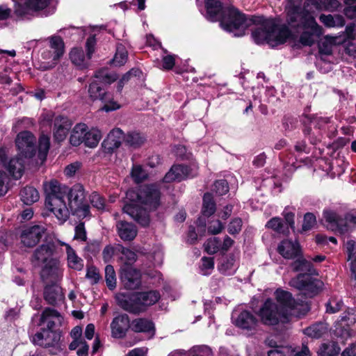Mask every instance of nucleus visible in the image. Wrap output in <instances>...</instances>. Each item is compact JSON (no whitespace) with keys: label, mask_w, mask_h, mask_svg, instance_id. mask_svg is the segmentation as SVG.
I'll list each match as a JSON object with an SVG mask.
<instances>
[{"label":"nucleus","mask_w":356,"mask_h":356,"mask_svg":"<svg viewBox=\"0 0 356 356\" xmlns=\"http://www.w3.org/2000/svg\"><path fill=\"white\" fill-rule=\"evenodd\" d=\"M44 189L47 208L62 223L67 220L70 212L80 218L90 215V207L82 186L75 185L69 190L56 180H51L44 184Z\"/></svg>","instance_id":"nucleus-1"},{"label":"nucleus","mask_w":356,"mask_h":356,"mask_svg":"<svg viewBox=\"0 0 356 356\" xmlns=\"http://www.w3.org/2000/svg\"><path fill=\"white\" fill-rule=\"evenodd\" d=\"M275 296L279 305L268 298L258 312L261 322L265 325L285 323L293 316L300 318L304 316L309 310L307 304L296 301L289 291L278 289L275 292Z\"/></svg>","instance_id":"nucleus-2"},{"label":"nucleus","mask_w":356,"mask_h":356,"mask_svg":"<svg viewBox=\"0 0 356 356\" xmlns=\"http://www.w3.org/2000/svg\"><path fill=\"white\" fill-rule=\"evenodd\" d=\"M286 11L289 24L292 27L303 29L300 37V42L302 45L312 46L322 35V28L302 6V0H288Z\"/></svg>","instance_id":"nucleus-3"},{"label":"nucleus","mask_w":356,"mask_h":356,"mask_svg":"<svg viewBox=\"0 0 356 356\" xmlns=\"http://www.w3.org/2000/svg\"><path fill=\"white\" fill-rule=\"evenodd\" d=\"M161 193L155 184L140 186L137 193V204H127L123 211L143 226L149 224L147 211L156 209L160 204Z\"/></svg>","instance_id":"nucleus-4"},{"label":"nucleus","mask_w":356,"mask_h":356,"mask_svg":"<svg viewBox=\"0 0 356 356\" xmlns=\"http://www.w3.org/2000/svg\"><path fill=\"white\" fill-rule=\"evenodd\" d=\"M259 18L254 24H259L252 33V38L256 43L266 42L274 47L282 44L290 37L291 32L286 26H276L269 19Z\"/></svg>","instance_id":"nucleus-5"},{"label":"nucleus","mask_w":356,"mask_h":356,"mask_svg":"<svg viewBox=\"0 0 356 356\" xmlns=\"http://www.w3.org/2000/svg\"><path fill=\"white\" fill-rule=\"evenodd\" d=\"M93 81L89 86L88 94L92 100L99 99L104 102H107L101 108L102 111L109 112L115 111L120 108V105L113 101H109L108 94L104 91V89L99 86L97 81L104 83H111L117 80L118 76L115 73H109L106 70H101L96 72Z\"/></svg>","instance_id":"nucleus-6"},{"label":"nucleus","mask_w":356,"mask_h":356,"mask_svg":"<svg viewBox=\"0 0 356 356\" xmlns=\"http://www.w3.org/2000/svg\"><path fill=\"white\" fill-rule=\"evenodd\" d=\"M58 0H26L16 5L15 12L22 19H30L33 16L47 17L56 10Z\"/></svg>","instance_id":"nucleus-7"},{"label":"nucleus","mask_w":356,"mask_h":356,"mask_svg":"<svg viewBox=\"0 0 356 356\" xmlns=\"http://www.w3.org/2000/svg\"><path fill=\"white\" fill-rule=\"evenodd\" d=\"M259 18L252 17L248 19L234 8H229L227 12V16L222 20V27L229 31L234 33L235 36L241 37L245 35V31L252 23L259 21Z\"/></svg>","instance_id":"nucleus-8"},{"label":"nucleus","mask_w":356,"mask_h":356,"mask_svg":"<svg viewBox=\"0 0 356 356\" xmlns=\"http://www.w3.org/2000/svg\"><path fill=\"white\" fill-rule=\"evenodd\" d=\"M323 218L326 227L340 234H344L356 225V216L353 213H347L341 218L333 211L325 210L323 212Z\"/></svg>","instance_id":"nucleus-9"},{"label":"nucleus","mask_w":356,"mask_h":356,"mask_svg":"<svg viewBox=\"0 0 356 356\" xmlns=\"http://www.w3.org/2000/svg\"><path fill=\"white\" fill-rule=\"evenodd\" d=\"M49 48L44 49L41 56L45 61L42 68L49 70L54 68L58 63L64 54V42L59 36H52L49 39Z\"/></svg>","instance_id":"nucleus-10"},{"label":"nucleus","mask_w":356,"mask_h":356,"mask_svg":"<svg viewBox=\"0 0 356 356\" xmlns=\"http://www.w3.org/2000/svg\"><path fill=\"white\" fill-rule=\"evenodd\" d=\"M96 40L94 36H90L86 41L87 56H86L82 49L74 48L70 53L72 63L79 69H85L88 66V61L95 51Z\"/></svg>","instance_id":"nucleus-11"},{"label":"nucleus","mask_w":356,"mask_h":356,"mask_svg":"<svg viewBox=\"0 0 356 356\" xmlns=\"http://www.w3.org/2000/svg\"><path fill=\"white\" fill-rule=\"evenodd\" d=\"M197 172L198 165L196 163H192L190 166L174 165L165 174L163 181L167 183L180 181L186 178L195 177Z\"/></svg>","instance_id":"nucleus-12"},{"label":"nucleus","mask_w":356,"mask_h":356,"mask_svg":"<svg viewBox=\"0 0 356 356\" xmlns=\"http://www.w3.org/2000/svg\"><path fill=\"white\" fill-rule=\"evenodd\" d=\"M35 137L28 131L17 134L15 143L19 151V156L24 158L32 157L35 152Z\"/></svg>","instance_id":"nucleus-13"},{"label":"nucleus","mask_w":356,"mask_h":356,"mask_svg":"<svg viewBox=\"0 0 356 356\" xmlns=\"http://www.w3.org/2000/svg\"><path fill=\"white\" fill-rule=\"evenodd\" d=\"M317 8L332 11L337 9L340 3L339 0H309ZM347 7L344 9L345 15L349 18L356 17V0H344Z\"/></svg>","instance_id":"nucleus-14"},{"label":"nucleus","mask_w":356,"mask_h":356,"mask_svg":"<svg viewBox=\"0 0 356 356\" xmlns=\"http://www.w3.org/2000/svg\"><path fill=\"white\" fill-rule=\"evenodd\" d=\"M118 305L125 311L132 314H139L145 311L138 293L131 294L121 293L117 296Z\"/></svg>","instance_id":"nucleus-15"},{"label":"nucleus","mask_w":356,"mask_h":356,"mask_svg":"<svg viewBox=\"0 0 356 356\" xmlns=\"http://www.w3.org/2000/svg\"><path fill=\"white\" fill-rule=\"evenodd\" d=\"M111 334L114 339H123L127 335L131 322L127 314H119L114 317L110 325Z\"/></svg>","instance_id":"nucleus-16"},{"label":"nucleus","mask_w":356,"mask_h":356,"mask_svg":"<svg viewBox=\"0 0 356 356\" xmlns=\"http://www.w3.org/2000/svg\"><path fill=\"white\" fill-rule=\"evenodd\" d=\"M232 318L236 327L246 331H254L259 323L256 316L247 310L242 311L239 314L234 313Z\"/></svg>","instance_id":"nucleus-17"},{"label":"nucleus","mask_w":356,"mask_h":356,"mask_svg":"<svg viewBox=\"0 0 356 356\" xmlns=\"http://www.w3.org/2000/svg\"><path fill=\"white\" fill-rule=\"evenodd\" d=\"M140 272L129 266L122 268L120 279L124 286L130 290H134L140 285Z\"/></svg>","instance_id":"nucleus-18"},{"label":"nucleus","mask_w":356,"mask_h":356,"mask_svg":"<svg viewBox=\"0 0 356 356\" xmlns=\"http://www.w3.org/2000/svg\"><path fill=\"white\" fill-rule=\"evenodd\" d=\"M58 245L53 241H48L38 248L33 254V258L38 263L47 264L51 259H56L54 257L57 254Z\"/></svg>","instance_id":"nucleus-19"},{"label":"nucleus","mask_w":356,"mask_h":356,"mask_svg":"<svg viewBox=\"0 0 356 356\" xmlns=\"http://www.w3.org/2000/svg\"><path fill=\"white\" fill-rule=\"evenodd\" d=\"M45 230V227L42 225L26 227L21 234L22 243L26 247L35 246L44 235Z\"/></svg>","instance_id":"nucleus-20"},{"label":"nucleus","mask_w":356,"mask_h":356,"mask_svg":"<svg viewBox=\"0 0 356 356\" xmlns=\"http://www.w3.org/2000/svg\"><path fill=\"white\" fill-rule=\"evenodd\" d=\"M63 275V270L58 259H51L50 262L45 264L41 272L42 279L52 283L59 281Z\"/></svg>","instance_id":"nucleus-21"},{"label":"nucleus","mask_w":356,"mask_h":356,"mask_svg":"<svg viewBox=\"0 0 356 356\" xmlns=\"http://www.w3.org/2000/svg\"><path fill=\"white\" fill-rule=\"evenodd\" d=\"M278 252L285 259H293L299 257L301 249L297 241L285 239L280 242L277 247Z\"/></svg>","instance_id":"nucleus-22"},{"label":"nucleus","mask_w":356,"mask_h":356,"mask_svg":"<svg viewBox=\"0 0 356 356\" xmlns=\"http://www.w3.org/2000/svg\"><path fill=\"white\" fill-rule=\"evenodd\" d=\"M71 125L70 121L66 117L58 115L55 118L53 130L54 139L58 142L65 140Z\"/></svg>","instance_id":"nucleus-23"},{"label":"nucleus","mask_w":356,"mask_h":356,"mask_svg":"<svg viewBox=\"0 0 356 356\" xmlns=\"http://www.w3.org/2000/svg\"><path fill=\"white\" fill-rule=\"evenodd\" d=\"M131 330L134 332H142L152 337L155 334V326L153 322L147 318H138L131 321Z\"/></svg>","instance_id":"nucleus-24"},{"label":"nucleus","mask_w":356,"mask_h":356,"mask_svg":"<svg viewBox=\"0 0 356 356\" xmlns=\"http://www.w3.org/2000/svg\"><path fill=\"white\" fill-rule=\"evenodd\" d=\"M289 284L299 290L312 291V292L317 286L311 276L307 274L298 275L296 277L293 278Z\"/></svg>","instance_id":"nucleus-25"},{"label":"nucleus","mask_w":356,"mask_h":356,"mask_svg":"<svg viewBox=\"0 0 356 356\" xmlns=\"http://www.w3.org/2000/svg\"><path fill=\"white\" fill-rule=\"evenodd\" d=\"M124 140V136L122 131L116 128L113 129L108 135L107 138L103 144L108 151H113L118 148L122 140Z\"/></svg>","instance_id":"nucleus-26"},{"label":"nucleus","mask_w":356,"mask_h":356,"mask_svg":"<svg viewBox=\"0 0 356 356\" xmlns=\"http://www.w3.org/2000/svg\"><path fill=\"white\" fill-rule=\"evenodd\" d=\"M63 318L60 314L55 309L47 308L45 309L40 318V322L47 323L48 329L47 330L52 331L56 325L60 324Z\"/></svg>","instance_id":"nucleus-27"},{"label":"nucleus","mask_w":356,"mask_h":356,"mask_svg":"<svg viewBox=\"0 0 356 356\" xmlns=\"http://www.w3.org/2000/svg\"><path fill=\"white\" fill-rule=\"evenodd\" d=\"M116 226L118 235L123 241H131L137 235V229L131 223L120 221Z\"/></svg>","instance_id":"nucleus-28"},{"label":"nucleus","mask_w":356,"mask_h":356,"mask_svg":"<svg viewBox=\"0 0 356 356\" xmlns=\"http://www.w3.org/2000/svg\"><path fill=\"white\" fill-rule=\"evenodd\" d=\"M66 248L67 266L70 268L81 270L83 268V260L79 257L74 250L68 244L63 243Z\"/></svg>","instance_id":"nucleus-29"},{"label":"nucleus","mask_w":356,"mask_h":356,"mask_svg":"<svg viewBox=\"0 0 356 356\" xmlns=\"http://www.w3.org/2000/svg\"><path fill=\"white\" fill-rule=\"evenodd\" d=\"M237 264L234 255H229L221 259L218 266V270L223 275H232L236 269Z\"/></svg>","instance_id":"nucleus-30"},{"label":"nucleus","mask_w":356,"mask_h":356,"mask_svg":"<svg viewBox=\"0 0 356 356\" xmlns=\"http://www.w3.org/2000/svg\"><path fill=\"white\" fill-rule=\"evenodd\" d=\"M88 127L85 124H77L72 129L70 142L73 146H79L84 142Z\"/></svg>","instance_id":"nucleus-31"},{"label":"nucleus","mask_w":356,"mask_h":356,"mask_svg":"<svg viewBox=\"0 0 356 356\" xmlns=\"http://www.w3.org/2000/svg\"><path fill=\"white\" fill-rule=\"evenodd\" d=\"M207 17L211 21H216L219 18L222 6L218 0H205Z\"/></svg>","instance_id":"nucleus-32"},{"label":"nucleus","mask_w":356,"mask_h":356,"mask_svg":"<svg viewBox=\"0 0 356 356\" xmlns=\"http://www.w3.org/2000/svg\"><path fill=\"white\" fill-rule=\"evenodd\" d=\"M22 157L19 156L10 159L7 166L9 172L15 179L20 178L24 171V160Z\"/></svg>","instance_id":"nucleus-33"},{"label":"nucleus","mask_w":356,"mask_h":356,"mask_svg":"<svg viewBox=\"0 0 356 356\" xmlns=\"http://www.w3.org/2000/svg\"><path fill=\"white\" fill-rule=\"evenodd\" d=\"M320 21L327 27H342L345 24V20L339 15H321Z\"/></svg>","instance_id":"nucleus-34"},{"label":"nucleus","mask_w":356,"mask_h":356,"mask_svg":"<svg viewBox=\"0 0 356 356\" xmlns=\"http://www.w3.org/2000/svg\"><path fill=\"white\" fill-rule=\"evenodd\" d=\"M327 331L325 324L319 323L312 325L305 328L303 331L304 334L309 337L318 339L323 336Z\"/></svg>","instance_id":"nucleus-35"},{"label":"nucleus","mask_w":356,"mask_h":356,"mask_svg":"<svg viewBox=\"0 0 356 356\" xmlns=\"http://www.w3.org/2000/svg\"><path fill=\"white\" fill-rule=\"evenodd\" d=\"M21 199L26 204H31L39 200V193L38 191L31 186L24 187L21 193Z\"/></svg>","instance_id":"nucleus-36"},{"label":"nucleus","mask_w":356,"mask_h":356,"mask_svg":"<svg viewBox=\"0 0 356 356\" xmlns=\"http://www.w3.org/2000/svg\"><path fill=\"white\" fill-rule=\"evenodd\" d=\"M341 351L337 343L330 341L322 344L318 351L319 356H335Z\"/></svg>","instance_id":"nucleus-37"},{"label":"nucleus","mask_w":356,"mask_h":356,"mask_svg":"<svg viewBox=\"0 0 356 356\" xmlns=\"http://www.w3.org/2000/svg\"><path fill=\"white\" fill-rule=\"evenodd\" d=\"M346 252L348 254V260H351L350 271L353 277L356 281V254L353 253L356 248V242L353 240H349L346 243Z\"/></svg>","instance_id":"nucleus-38"},{"label":"nucleus","mask_w":356,"mask_h":356,"mask_svg":"<svg viewBox=\"0 0 356 356\" xmlns=\"http://www.w3.org/2000/svg\"><path fill=\"white\" fill-rule=\"evenodd\" d=\"M102 137L101 131L95 128H92L89 131L87 130L85 136L84 143L87 147H96Z\"/></svg>","instance_id":"nucleus-39"},{"label":"nucleus","mask_w":356,"mask_h":356,"mask_svg":"<svg viewBox=\"0 0 356 356\" xmlns=\"http://www.w3.org/2000/svg\"><path fill=\"white\" fill-rule=\"evenodd\" d=\"M145 141V137L137 132H130L124 136L125 144L134 149L140 147Z\"/></svg>","instance_id":"nucleus-40"},{"label":"nucleus","mask_w":356,"mask_h":356,"mask_svg":"<svg viewBox=\"0 0 356 356\" xmlns=\"http://www.w3.org/2000/svg\"><path fill=\"white\" fill-rule=\"evenodd\" d=\"M117 250L119 254H121L120 259L126 266H130L129 265L136 261V254L134 251L125 248L120 244H117Z\"/></svg>","instance_id":"nucleus-41"},{"label":"nucleus","mask_w":356,"mask_h":356,"mask_svg":"<svg viewBox=\"0 0 356 356\" xmlns=\"http://www.w3.org/2000/svg\"><path fill=\"white\" fill-rule=\"evenodd\" d=\"M266 227L284 235H286L289 233V227L286 225H284L282 222V219L278 217H275L270 219L267 222Z\"/></svg>","instance_id":"nucleus-42"},{"label":"nucleus","mask_w":356,"mask_h":356,"mask_svg":"<svg viewBox=\"0 0 356 356\" xmlns=\"http://www.w3.org/2000/svg\"><path fill=\"white\" fill-rule=\"evenodd\" d=\"M44 336L51 337L55 336V332L53 331L44 330L41 332H37L33 337V342L36 345L40 346L49 347L52 346V341L44 339Z\"/></svg>","instance_id":"nucleus-43"},{"label":"nucleus","mask_w":356,"mask_h":356,"mask_svg":"<svg viewBox=\"0 0 356 356\" xmlns=\"http://www.w3.org/2000/svg\"><path fill=\"white\" fill-rule=\"evenodd\" d=\"M138 293L145 310L147 307L155 304L160 298L159 293L156 291Z\"/></svg>","instance_id":"nucleus-44"},{"label":"nucleus","mask_w":356,"mask_h":356,"mask_svg":"<svg viewBox=\"0 0 356 356\" xmlns=\"http://www.w3.org/2000/svg\"><path fill=\"white\" fill-rule=\"evenodd\" d=\"M128 58V53L124 46L119 44L117 46L116 52L113 59V64L115 66L120 67L124 65Z\"/></svg>","instance_id":"nucleus-45"},{"label":"nucleus","mask_w":356,"mask_h":356,"mask_svg":"<svg viewBox=\"0 0 356 356\" xmlns=\"http://www.w3.org/2000/svg\"><path fill=\"white\" fill-rule=\"evenodd\" d=\"M216 211V204L213 200L212 195L210 193L204 194L203 197V205L202 212L205 216H210Z\"/></svg>","instance_id":"nucleus-46"},{"label":"nucleus","mask_w":356,"mask_h":356,"mask_svg":"<svg viewBox=\"0 0 356 356\" xmlns=\"http://www.w3.org/2000/svg\"><path fill=\"white\" fill-rule=\"evenodd\" d=\"M50 147L49 137L47 135L42 134L39 138V153L38 156L42 161L46 159L47 153Z\"/></svg>","instance_id":"nucleus-47"},{"label":"nucleus","mask_w":356,"mask_h":356,"mask_svg":"<svg viewBox=\"0 0 356 356\" xmlns=\"http://www.w3.org/2000/svg\"><path fill=\"white\" fill-rule=\"evenodd\" d=\"M44 298L51 305H55L61 298L60 289L57 287H47L44 291Z\"/></svg>","instance_id":"nucleus-48"},{"label":"nucleus","mask_w":356,"mask_h":356,"mask_svg":"<svg viewBox=\"0 0 356 356\" xmlns=\"http://www.w3.org/2000/svg\"><path fill=\"white\" fill-rule=\"evenodd\" d=\"M220 240L217 237H212L209 238L204 243V250L207 253L211 254L220 250Z\"/></svg>","instance_id":"nucleus-49"},{"label":"nucleus","mask_w":356,"mask_h":356,"mask_svg":"<svg viewBox=\"0 0 356 356\" xmlns=\"http://www.w3.org/2000/svg\"><path fill=\"white\" fill-rule=\"evenodd\" d=\"M105 279L107 286L110 289H113L116 286L115 272L111 265H107L105 268Z\"/></svg>","instance_id":"nucleus-50"},{"label":"nucleus","mask_w":356,"mask_h":356,"mask_svg":"<svg viewBox=\"0 0 356 356\" xmlns=\"http://www.w3.org/2000/svg\"><path fill=\"white\" fill-rule=\"evenodd\" d=\"M343 306V302L339 298H331L326 303V312L329 314H334L339 312Z\"/></svg>","instance_id":"nucleus-51"},{"label":"nucleus","mask_w":356,"mask_h":356,"mask_svg":"<svg viewBox=\"0 0 356 356\" xmlns=\"http://www.w3.org/2000/svg\"><path fill=\"white\" fill-rule=\"evenodd\" d=\"M200 270L202 275H207L211 273L214 268L213 259L211 257H203L201 259Z\"/></svg>","instance_id":"nucleus-52"},{"label":"nucleus","mask_w":356,"mask_h":356,"mask_svg":"<svg viewBox=\"0 0 356 356\" xmlns=\"http://www.w3.org/2000/svg\"><path fill=\"white\" fill-rule=\"evenodd\" d=\"M292 266L295 271L311 272L312 269L311 262L302 258L294 261Z\"/></svg>","instance_id":"nucleus-53"},{"label":"nucleus","mask_w":356,"mask_h":356,"mask_svg":"<svg viewBox=\"0 0 356 356\" xmlns=\"http://www.w3.org/2000/svg\"><path fill=\"white\" fill-rule=\"evenodd\" d=\"M341 321L344 323V325L350 326L356 322V309H348L341 317Z\"/></svg>","instance_id":"nucleus-54"},{"label":"nucleus","mask_w":356,"mask_h":356,"mask_svg":"<svg viewBox=\"0 0 356 356\" xmlns=\"http://www.w3.org/2000/svg\"><path fill=\"white\" fill-rule=\"evenodd\" d=\"M131 177L137 182H141L147 177L146 172L142 168L140 165H134L131 170Z\"/></svg>","instance_id":"nucleus-55"},{"label":"nucleus","mask_w":356,"mask_h":356,"mask_svg":"<svg viewBox=\"0 0 356 356\" xmlns=\"http://www.w3.org/2000/svg\"><path fill=\"white\" fill-rule=\"evenodd\" d=\"M90 202L92 207L97 208L98 210H103L104 209V200L97 193H92L90 195Z\"/></svg>","instance_id":"nucleus-56"},{"label":"nucleus","mask_w":356,"mask_h":356,"mask_svg":"<svg viewBox=\"0 0 356 356\" xmlns=\"http://www.w3.org/2000/svg\"><path fill=\"white\" fill-rule=\"evenodd\" d=\"M316 217L313 213H307L304 216L302 229L303 232L310 230L316 225Z\"/></svg>","instance_id":"nucleus-57"},{"label":"nucleus","mask_w":356,"mask_h":356,"mask_svg":"<svg viewBox=\"0 0 356 356\" xmlns=\"http://www.w3.org/2000/svg\"><path fill=\"white\" fill-rule=\"evenodd\" d=\"M306 118L311 127L317 129H321L323 125L327 123V120L321 117L312 115L307 116Z\"/></svg>","instance_id":"nucleus-58"},{"label":"nucleus","mask_w":356,"mask_h":356,"mask_svg":"<svg viewBox=\"0 0 356 356\" xmlns=\"http://www.w3.org/2000/svg\"><path fill=\"white\" fill-rule=\"evenodd\" d=\"M119 252L117 250V245H106L102 252V256L104 261L105 262H108L113 258L114 254H118Z\"/></svg>","instance_id":"nucleus-59"},{"label":"nucleus","mask_w":356,"mask_h":356,"mask_svg":"<svg viewBox=\"0 0 356 356\" xmlns=\"http://www.w3.org/2000/svg\"><path fill=\"white\" fill-rule=\"evenodd\" d=\"M214 190L218 195H223L229 191L228 184L226 180L221 179L215 182Z\"/></svg>","instance_id":"nucleus-60"},{"label":"nucleus","mask_w":356,"mask_h":356,"mask_svg":"<svg viewBox=\"0 0 356 356\" xmlns=\"http://www.w3.org/2000/svg\"><path fill=\"white\" fill-rule=\"evenodd\" d=\"M86 277L90 280L92 284H96L100 279L99 270L94 266L87 268Z\"/></svg>","instance_id":"nucleus-61"},{"label":"nucleus","mask_w":356,"mask_h":356,"mask_svg":"<svg viewBox=\"0 0 356 356\" xmlns=\"http://www.w3.org/2000/svg\"><path fill=\"white\" fill-rule=\"evenodd\" d=\"M224 226L219 220H211L208 227V231L211 234H218L222 232Z\"/></svg>","instance_id":"nucleus-62"},{"label":"nucleus","mask_w":356,"mask_h":356,"mask_svg":"<svg viewBox=\"0 0 356 356\" xmlns=\"http://www.w3.org/2000/svg\"><path fill=\"white\" fill-rule=\"evenodd\" d=\"M242 227V220L240 218L233 219L228 226V232L231 234H238Z\"/></svg>","instance_id":"nucleus-63"},{"label":"nucleus","mask_w":356,"mask_h":356,"mask_svg":"<svg viewBox=\"0 0 356 356\" xmlns=\"http://www.w3.org/2000/svg\"><path fill=\"white\" fill-rule=\"evenodd\" d=\"M74 238L81 241L86 240V232L83 223L81 222L76 226Z\"/></svg>","instance_id":"nucleus-64"}]
</instances>
